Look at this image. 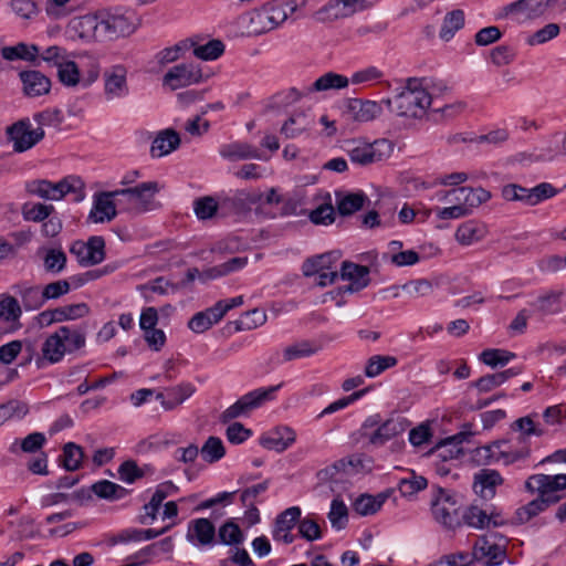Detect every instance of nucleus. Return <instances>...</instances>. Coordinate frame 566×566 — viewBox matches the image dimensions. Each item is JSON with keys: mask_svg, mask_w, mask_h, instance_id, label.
I'll return each mask as SVG.
<instances>
[{"mask_svg": "<svg viewBox=\"0 0 566 566\" xmlns=\"http://www.w3.org/2000/svg\"><path fill=\"white\" fill-rule=\"evenodd\" d=\"M434 83L427 78H409L405 88L396 97L397 114L403 117L421 118L431 104Z\"/></svg>", "mask_w": 566, "mask_h": 566, "instance_id": "nucleus-1", "label": "nucleus"}, {"mask_svg": "<svg viewBox=\"0 0 566 566\" xmlns=\"http://www.w3.org/2000/svg\"><path fill=\"white\" fill-rule=\"evenodd\" d=\"M84 345L85 334L83 331L70 326H61L44 339L41 346V356L36 364L40 367L44 363L56 364L63 359L66 353L77 350Z\"/></svg>", "mask_w": 566, "mask_h": 566, "instance_id": "nucleus-2", "label": "nucleus"}, {"mask_svg": "<svg viewBox=\"0 0 566 566\" xmlns=\"http://www.w3.org/2000/svg\"><path fill=\"white\" fill-rule=\"evenodd\" d=\"M163 186L158 181H146L133 187L116 189L117 205L122 211L132 214H144L161 207L156 199Z\"/></svg>", "mask_w": 566, "mask_h": 566, "instance_id": "nucleus-3", "label": "nucleus"}, {"mask_svg": "<svg viewBox=\"0 0 566 566\" xmlns=\"http://www.w3.org/2000/svg\"><path fill=\"white\" fill-rule=\"evenodd\" d=\"M25 190L32 196L52 201H59L69 193H73L76 201L85 198V185L74 175L66 176L57 182L46 179L31 180L25 184Z\"/></svg>", "mask_w": 566, "mask_h": 566, "instance_id": "nucleus-4", "label": "nucleus"}, {"mask_svg": "<svg viewBox=\"0 0 566 566\" xmlns=\"http://www.w3.org/2000/svg\"><path fill=\"white\" fill-rule=\"evenodd\" d=\"M282 386L283 384L260 387L247 392L222 412L221 421L227 423L238 418L248 417L253 410L274 400Z\"/></svg>", "mask_w": 566, "mask_h": 566, "instance_id": "nucleus-5", "label": "nucleus"}, {"mask_svg": "<svg viewBox=\"0 0 566 566\" xmlns=\"http://www.w3.org/2000/svg\"><path fill=\"white\" fill-rule=\"evenodd\" d=\"M345 150L352 164L368 166L388 159L394 151V145L387 139L373 143L355 139L347 142Z\"/></svg>", "mask_w": 566, "mask_h": 566, "instance_id": "nucleus-6", "label": "nucleus"}, {"mask_svg": "<svg viewBox=\"0 0 566 566\" xmlns=\"http://www.w3.org/2000/svg\"><path fill=\"white\" fill-rule=\"evenodd\" d=\"M460 502L455 494L439 488L432 499L431 512L433 518L448 530H455L462 523L459 514Z\"/></svg>", "mask_w": 566, "mask_h": 566, "instance_id": "nucleus-7", "label": "nucleus"}, {"mask_svg": "<svg viewBox=\"0 0 566 566\" xmlns=\"http://www.w3.org/2000/svg\"><path fill=\"white\" fill-rule=\"evenodd\" d=\"M437 199L450 206L476 209L491 199V192L482 187H457L450 190H442L437 193Z\"/></svg>", "mask_w": 566, "mask_h": 566, "instance_id": "nucleus-8", "label": "nucleus"}, {"mask_svg": "<svg viewBox=\"0 0 566 566\" xmlns=\"http://www.w3.org/2000/svg\"><path fill=\"white\" fill-rule=\"evenodd\" d=\"M202 72L195 63H179L167 70L161 83L170 91L188 87L202 81Z\"/></svg>", "mask_w": 566, "mask_h": 566, "instance_id": "nucleus-9", "label": "nucleus"}, {"mask_svg": "<svg viewBox=\"0 0 566 566\" xmlns=\"http://www.w3.org/2000/svg\"><path fill=\"white\" fill-rule=\"evenodd\" d=\"M102 13H88L73 18L67 31L84 43L103 41Z\"/></svg>", "mask_w": 566, "mask_h": 566, "instance_id": "nucleus-10", "label": "nucleus"}, {"mask_svg": "<svg viewBox=\"0 0 566 566\" xmlns=\"http://www.w3.org/2000/svg\"><path fill=\"white\" fill-rule=\"evenodd\" d=\"M525 488L532 493L537 492L539 496L553 504L560 499L556 493L566 489V474H534L527 479Z\"/></svg>", "mask_w": 566, "mask_h": 566, "instance_id": "nucleus-11", "label": "nucleus"}, {"mask_svg": "<svg viewBox=\"0 0 566 566\" xmlns=\"http://www.w3.org/2000/svg\"><path fill=\"white\" fill-rule=\"evenodd\" d=\"M295 0H273L268 7L258 13L255 19L262 25L260 32L273 30L281 25L296 11Z\"/></svg>", "mask_w": 566, "mask_h": 566, "instance_id": "nucleus-12", "label": "nucleus"}, {"mask_svg": "<svg viewBox=\"0 0 566 566\" xmlns=\"http://www.w3.org/2000/svg\"><path fill=\"white\" fill-rule=\"evenodd\" d=\"M127 74L128 71L123 64H116L105 70L103 93L106 101L123 99L128 96Z\"/></svg>", "mask_w": 566, "mask_h": 566, "instance_id": "nucleus-13", "label": "nucleus"}, {"mask_svg": "<svg viewBox=\"0 0 566 566\" xmlns=\"http://www.w3.org/2000/svg\"><path fill=\"white\" fill-rule=\"evenodd\" d=\"M70 252L83 266L99 264L105 259V241L102 237H91L86 242L75 241Z\"/></svg>", "mask_w": 566, "mask_h": 566, "instance_id": "nucleus-14", "label": "nucleus"}, {"mask_svg": "<svg viewBox=\"0 0 566 566\" xmlns=\"http://www.w3.org/2000/svg\"><path fill=\"white\" fill-rule=\"evenodd\" d=\"M556 0H518L506 8V13L516 23H526L544 15Z\"/></svg>", "mask_w": 566, "mask_h": 566, "instance_id": "nucleus-15", "label": "nucleus"}, {"mask_svg": "<svg viewBox=\"0 0 566 566\" xmlns=\"http://www.w3.org/2000/svg\"><path fill=\"white\" fill-rule=\"evenodd\" d=\"M371 469L370 460L360 455H352L340 459L334 464L321 471L322 479L342 481L344 476H350L367 472Z\"/></svg>", "mask_w": 566, "mask_h": 566, "instance_id": "nucleus-16", "label": "nucleus"}, {"mask_svg": "<svg viewBox=\"0 0 566 566\" xmlns=\"http://www.w3.org/2000/svg\"><path fill=\"white\" fill-rule=\"evenodd\" d=\"M388 106L391 104L390 99H385ZM344 114L356 123H368L378 118L382 114L381 102L349 98L344 106Z\"/></svg>", "mask_w": 566, "mask_h": 566, "instance_id": "nucleus-17", "label": "nucleus"}, {"mask_svg": "<svg viewBox=\"0 0 566 566\" xmlns=\"http://www.w3.org/2000/svg\"><path fill=\"white\" fill-rule=\"evenodd\" d=\"M117 199L118 195L115 193V190L95 193L87 221L97 224L114 220L117 216Z\"/></svg>", "mask_w": 566, "mask_h": 566, "instance_id": "nucleus-18", "label": "nucleus"}, {"mask_svg": "<svg viewBox=\"0 0 566 566\" xmlns=\"http://www.w3.org/2000/svg\"><path fill=\"white\" fill-rule=\"evenodd\" d=\"M43 135V129L33 128L29 120H20L8 128L9 139L13 143L14 150L19 153L32 148Z\"/></svg>", "mask_w": 566, "mask_h": 566, "instance_id": "nucleus-19", "label": "nucleus"}, {"mask_svg": "<svg viewBox=\"0 0 566 566\" xmlns=\"http://www.w3.org/2000/svg\"><path fill=\"white\" fill-rule=\"evenodd\" d=\"M472 438V432L468 430L461 431L438 441L433 452L442 461L459 459L465 453V447L471 444Z\"/></svg>", "mask_w": 566, "mask_h": 566, "instance_id": "nucleus-20", "label": "nucleus"}, {"mask_svg": "<svg viewBox=\"0 0 566 566\" xmlns=\"http://www.w3.org/2000/svg\"><path fill=\"white\" fill-rule=\"evenodd\" d=\"M103 41L128 36L137 30L136 19L125 14L102 13Z\"/></svg>", "mask_w": 566, "mask_h": 566, "instance_id": "nucleus-21", "label": "nucleus"}, {"mask_svg": "<svg viewBox=\"0 0 566 566\" xmlns=\"http://www.w3.org/2000/svg\"><path fill=\"white\" fill-rule=\"evenodd\" d=\"M369 269L365 265L345 261L340 269V279L347 281L348 284L340 287L344 293H355L365 289L369 282Z\"/></svg>", "mask_w": 566, "mask_h": 566, "instance_id": "nucleus-22", "label": "nucleus"}, {"mask_svg": "<svg viewBox=\"0 0 566 566\" xmlns=\"http://www.w3.org/2000/svg\"><path fill=\"white\" fill-rule=\"evenodd\" d=\"M489 227L478 219L461 222L454 232V239L461 247H471L482 242L489 235Z\"/></svg>", "mask_w": 566, "mask_h": 566, "instance_id": "nucleus-23", "label": "nucleus"}, {"mask_svg": "<svg viewBox=\"0 0 566 566\" xmlns=\"http://www.w3.org/2000/svg\"><path fill=\"white\" fill-rule=\"evenodd\" d=\"M301 516V509L298 506H291L283 511L275 520L272 531L274 541L291 544L294 541L292 530Z\"/></svg>", "mask_w": 566, "mask_h": 566, "instance_id": "nucleus-24", "label": "nucleus"}, {"mask_svg": "<svg viewBox=\"0 0 566 566\" xmlns=\"http://www.w3.org/2000/svg\"><path fill=\"white\" fill-rule=\"evenodd\" d=\"M472 556L484 566H493L501 563L504 552L492 537L483 536L475 542Z\"/></svg>", "mask_w": 566, "mask_h": 566, "instance_id": "nucleus-25", "label": "nucleus"}, {"mask_svg": "<svg viewBox=\"0 0 566 566\" xmlns=\"http://www.w3.org/2000/svg\"><path fill=\"white\" fill-rule=\"evenodd\" d=\"M379 0H329L326 12L334 19L352 17L371 8Z\"/></svg>", "mask_w": 566, "mask_h": 566, "instance_id": "nucleus-26", "label": "nucleus"}, {"mask_svg": "<svg viewBox=\"0 0 566 566\" xmlns=\"http://www.w3.org/2000/svg\"><path fill=\"white\" fill-rule=\"evenodd\" d=\"M504 482L501 474L495 470L483 469L474 475V492L484 500H492L496 494V488Z\"/></svg>", "mask_w": 566, "mask_h": 566, "instance_id": "nucleus-27", "label": "nucleus"}, {"mask_svg": "<svg viewBox=\"0 0 566 566\" xmlns=\"http://www.w3.org/2000/svg\"><path fill=\"white\" fill-rule=\"evenodd\" d=\"M19 76L23 93L29 97L45 95L51 90V80L40 71H22Z\"/></svg>", "mask_w": 566, "mask_h": 566, "instance_id": "nucleus-28", "label": "nucleus"}, {"mask_svg": "<svg viewBox=\"0 0 566 566\" xmlns=\"http://www.w3.org/2000/svg\"><path fill=\"white\" fill-rule=\"evenodd\" d=\"M196 391V387L191 382H181L177 386L166 388L156 394V399L167 409H174L190 398Z\"/></svg>", "mask_w": 566, "mask_h": 566, "instance_id": "nucleus-29", "label": "nucleus"}, {"mask_svg": "<svg viewBox=\"0 0 566 566\" xmlns=\"http://www.w3.org/2000/svg\"><path fill=\"white\" fill-rule=\"evenodd\" d=\"M295 438L291 427H273L261 437L260 442L264 448L280 452L290 447Z\"/></svg>", "mask_w": 566, "mask_h": 566, "instance_id": "nucleus-30", "label": "nucleus"}, {"mask_svg": "<svg viewBox=\"0 0 566 566\" xmlns=\"http://www.w3.org/2000/svg\"><path fill=\"white\" fill-rule=\"evenodd\" d=\"M13 291L21 301L22 311H36L45 304L40 285L21 283L14 285Z\"/></svg>", "mask_w": 566, "mask_h": 566, "instance_id": "nucleus-31", "label": "nucleus"}, {"mask_svg": "<svg viewBox=\"0 0 566 566\" xmlns=\"http://www.w3.org/2000/svg\"><path fill=\"white\" fill-rule=\"evenodd\" d=\"M219 155L230 161L262 159L256 147L244 142H232L219 147Z\"/></svg>", "mask_w": 566, "mask_h": 566, "instance_id": "nucleus-32", "label": "nucleus"}, {"mask_svg": "<svg viewBox=\"0 0 566 566\" xmlns=\"http://www.w3.org/2000/svg\"><path fill=\"white\" fill-rule=\"evenodd\" d=\"M504 447H506L505 442L497 441L479 448L476 452L479 458L488 464L503 463L507 465L516 461L518 455L507 452Z\"/></svg>", "mask_w": 566, "mask_h": 566, "instance_id": "nucleus-33", "label": "nucleus"}, {"mask_svg": "<svg viewBox=\"0 0 566 566\" xmlns=\"http://www.w3.org/2000/svg\"><path fill=\"white\" fill-rule=\"evenodd\" d=\"M22 306L19 300L8 293L0 294V321L14 328L20 327Z\"/></svg>", "mask_w": 566, "mask_h": 566, "instance_id": "nucleus-34", "label": "nucleus"}, {"mask_svg": "<svg viewBox=\"0 0 566 566\" xmlns=\"http://www.w3.org/2000/svg\"><path fill=\"white\" fill-rule=\"evenodd\" d=\"M223 318L221 311L214 304L213 306L196 313L188 322V327L197 334L205 333Z\"/></svg>", "mask_w": 566, "mask_h": 566, "instance_id": "nucleus-35", "label": "nucleus"}, {"mask_svg": "<svg viewBox=\"0 0 566 566\" xmlns=\"http://www.w3.org/2000/svg\"><path fill=\"white\" fill-rule=\"evenodd\" d=\"M22 349L20 340H12L0 347V386L8 382L17 374L15 370L7 368L4 365L11 364Z\"/></svg>", "mask_w": 566, "mask_h": 566, "instance_id": "nucleus-36", "label": "nucleus"}, {"mask_svg": "<svg viewBox=\"0 0 566 566\" xmlns=\"http://www.w3.org/2000/svg\"><path fill=\"white\" fill-rule=\"evenodd\" d=\"M180 145V137L174 129H164L154 139L150 153L154 157H164L176 150Z\"/></svg>", "mask_w": 566, "mask_h": 566, "instance_id": "nucleus-37", "label": "nucleus"}, {"mask_svg": "<svg viewBox=\"0 0 566 566\" xmlns=\"http://www.w3.org/2000/svg\"><path fill=\"white\" fill-rule=\"evenodd\" d=\"M40 48L35 44L20 42L12 46H4L1 56L7 61L23 60L39 64Z\"/></svg>", "mask_w": 566, "mask_h": 566, "instance_id": "nucleus-38", "label": "nucleus"}, {"mask_svg": "<svg viewBox=\"0 0 566 566\" xmlns=\"http://www.w3.org/2000/svg\"><path fill=\"white\" fill-rule=\"evenodd\" d=\"M348 85L349 78L347 76L335 72H327L307 87V93L338 91L347 88Z\"/></svg>", "mask_w": 566, "mask_h": 566, "instance_id": "nucleus-39", "label": "nucleus"}, {"mask_svg": "<svg viewBox=\"0 0 566 566\" xmlns=\"http://www.w3.org/2000/svg\"><path fill=\"white\" fill-rule=\"evenodd\" d=\"M522 370V367H512L500 373L485 375L474 382V387L479 392H489L505 384L510 378L520 375Z\"/></svg>", "mask_w": 566, "mask_h": 566, "instance_id": "nucleus-40", "label": "nucleus"}, {"mask_svg": "<svg viewBox=\"0 0 566 566\" xmlns=\"http://www.w3.org/2000/svg\"><path fill=\"white\" fill-rule=\"evenodd\" d=\"M187 537L199 545H209L214 538V526L208 518H198L189 526Z\"/></svg>", "mask_w": 566, "mask_h": 566, "instance_id": "nucleus-41", "label": "nucleus"}, {"mask_svg": "<svg viewBox=\"0 0 566 566\" xmlns=\"http://www.w3.org/2000/svg\"><path fill=\"white\" fill-rule=\"evenodd\" d=\"M75 57L84 59L80 70L83 77V87H88L95 83L101 75V61L95 54L88 51L76 53Z\"/></svg>", "mask_w": 566, "mask_h": 566, "instance_id": "nucleus-42", "label": "nucleus"}, {"mask_svg": "<svg viewBox=\"0 0 566 566\" xmlns=\"http://www.w3.org/2000/svg\"><path fill=\"white\" fill-rule=\"evenodd\" d=\"M174 551V541L171 537H166L159 542L150 544L143 549H140L136 554V558L138 562L134 563L132 566H142L147 564L153 557L159 555L171 554Z\"/></svg>", "mask_w": 566, "mask_h": 566, "instance_id": "nucleus-43", "label": "nucleus"}, {"mask_svg": "<svg viewBox=\"0 0 566 566\" xmlns=\"http://www.w3.org/2000/svg\"><path fill=\"white\" fill-rule=\"evenodd\" d=\"M387 497L385 493L377 495L361 494L354 501L353 510L361 516L373 515L380 510Z\"/></svg>", "mask_w": 566, "mask_h": 566, "instance_id": "nucleus-44", "label": "nucleus"}, {"mask_svg": "<svg viewBox=\"0 0 566 566\" xmlns=\"http://www.w3.org/2000/svg\"><path fill=\"white\" fill-rule=\"evenodd\" d=\"M75 57H69L56 71L59 81L66 87H83V77L80 66L74 61Z\"/></svg>", "mask_w": 566, "mask_h": 566, "instance_id": "nucleus-45", "label": "nucleus"}, {"mask_svg": "<svg viewBox=\"0 0 566 566\" xmlns=\"http://www.w3.org/2000/svg\"><path fill=\"white\" fill-rule=\"evenodd\" d=\"M428 486V480L416 474L413 471L408 472L407 476L398 482V490L401 496L406 499H413L420 491Z\"/></svg>", "mask_w": 566, "mask_h": 566, "instance_id": "nucleus-46", "label": "nucleus"}, {"mask_svg": "<svg viewBox=\"0 0 566 566\" xmlns=\"http://www.w3.org/2000/svg\"><path fill=\"white\" fill-rule=\"evenodd\" d=\"M462 520L468 526L474 528H485L491 524L496 525L492 514H489L485 510L474 504L465 509L462 514Z\"/></svg>", "mask_w": 566, "mask_h": 566, "instance_id": "nucleus-47", "label": "nucleus"}, {"mask_svg": "<svg viewBox=\"0 0 566 566\" xmlns=\"http://www.w3.org/2000/svg\"><path fill=\"white\" fill-rule=\"evenodd\" d=\"M384 76L385 74L379 67L375 65H367L353 72L352 76L349 77V84L364 87L371 86L374 84L380 83Z\"/></svg>", "mask_w": 566, "mask_h": 566, "instance_id": "nucleus-48", "label": "nucleus"}, {"mask_svg": "<svg viewBox=\"0 0 566 566\" xmlns=\"http://www.w3.org/2000/svg\"><path fill=\"white\" fill-rule=\"evenodd\" d=\"M562 291H548L533 303V306L543 315H552L560 312Z\"/></svg>", "mask_w": 566, "mask_h": 566, "instance_id": "nucleus-49", "label": "nucleus"}, {"mask_svg": "<svg viewBox=\"0 0 566 566\" xmlns=\"http://www.w3.org/2000/svg\"><path fill=\"white\" fill-rule=\"evenodd\" d=\"M464 25V12L462 10H453L448 12L443 19V23L440 29V38L443 41H450L454 33L462 29Z\"/></svg>", "mask_w": 566, "mask_h": 566, "instance_id": "nucleus-50", "label": "nucleus"}, {"mask_svg": "<svg viewBox=\"0 0 566 566\" xmlns=\"http://www.w3.org/2000/svg\"><path fill=\"white\" fill-rule=\"evenodd\" d=\"M311 126V120L307 118L306 114L297 113L292 115L282 126V134H284L287 138H296L304 132H306Z\"/></svg>", "mask_w": 566, "mask_h": 566, "instance_id": "nucleus-51", "label": "nucleus"}, {"mask_svg": "<svg viewBox=\"0 0 566 566\" xmlns=\"http://www.w3.org/2000/svg\"><path fill=\"white\" fill-rule=\"evenodd\" d=\"M75 55L76 52H69L62 46L51 45L40 52L39 60L57 70L69 57H75Z\"/></svg>", "mask_w": 566, "mask_h": 566, "instance_id": "nucleus-52", "label": "nucleus"}, {"mask_svg": "<svg viewBox=\"0 0 566 566\" xmlns=\"http://www.w3.org/2000/svg\"><path fill=\"white\" fill-rule=\"evenodd\" d=\"M28 413V407L20 401H9L0 405V424L4 422H20Z\"/></svg>", "mask_w": 566, "mask_h": 566, "instance_id": "nucleus-53", "label": "nucleus"}, {"mask_svg": "<svg viewBox=\"0 0 566 566\" xmlns=\"http://www.w3.org/2000/svg\"><path fill=\"white\" fill-rule=\"evenodd\" d=\"M45 440L46 439L43 433L32 432L22 440H14L9 450L11 453H17L18 450L27 453H34L43 447Z\"/></svg>", "mask_w": 566, "mask_h": 566, "instance_id": "nucleus-54", "label": "nucleus"}, {"mask_svg": "<svg viewBox=\"0 0 566 566\" xmlns=\"http://www.w3.org/2000/svg\"><path fill=\"white\" fill-rule=\"evenodd\" d=\"M55 208L52 205H44L41 202L24 203L22 207V216L24 220L32 222H43L53 214Z\"/></svg>", "mask_w": 566, "mask_h": 566, "instance_id": "nucleus-55", "label": "nucleus"}, {"mask_svg": "<svg viewBox=\"0 0 566 566\" xmlns=\"http://www.w3.org/2000/svg\"><path fill=\"white\" fill-rule=\"evenodd\" d=\"M513 358H515V354L497 348L485 349L479 356V359L491 368L503 367Z\"/></svg>", "mask_w": 566, "mask_h": 566, "instance_id": "nucleus-56", "label": "nucleus"}, {"mask_svg": "<svg viewBox=\"0 0 566 566\" xmlns=\"http://www.w3.org/2000/svg\"><path fill=\"white\" fill-rule=\"evenodd\" d=\"M560 33V27L557 23H547L543 28L531 33L526 38V43L531 46L545 44L553 39L557 38Z\"/></svg>", "mask_w": 566, "mask_h": 566, "instance_id": "nucleus-57", "label": "nucleus"}, {"mask_svg": "<svg viewBox=\"0 0 566 566\" xmlns=\"http://www.w3.org/2000/svg\"><path fill=\"white\" fill-rule=\"evenodd\" d=\"M317 350L318 347L315 344L307 340H302L285 347L283 350V358L284 361H291L294 359L310 357L316 354Z\"/></svg>", "mask_w": 566, "mask_h": 566, "instance_id": "nucleus-58", "label": "nucleus"}, {"mask_svg": "<svg viewBox=\"0 0 566 566\" xmlns=\"http://www.w3.org/2000/svg\"><path fill=\"white\" fill-rule=\"evenodd\" d=\"M366 197L363 193L337 196L336 206L342 216L352 214L363 208Z\"/></svg>", "mask_w": 566, "mask_h": 566, "instance_id": "nucleus-59", "label": "nucleus"}, {"mask_svg": "<svg viewBox=\"0 0 566 566\" xmlns=\"http://www.w3.org/2000/svg\"><path fill=\"white\" fill-rule=\"evenodd\" d=\"M559 190L549 182H541L532 188H528V206L534 207L541 202L554 198Z\"/></svg>", "mask_w": 566, "mask_h": 566, "instance_id": "nucleus-60", "label": "nucleus"}, {"mask_svg": "<svg viewBox=\"0 0 566 566\" xmlns=\"http://www.w3.org/2000/svg\"><path fill=\"white\" fill-rule=\"evenodd\" d=\"M92 491L95 495L106 500H117L125 495L126 490L108 480H102L92 485Z\"/></svg>", "mask_w": 566, "mask_h": 566, "instance_id": "nucleus-61", "label": "nucleus"}, {"mask_svg": "<svg viewBox=\"0 0 566 566\" xmlns=\"http://www.w3.org/2000/svg\"><path fill=\"white\" fill-rule=\"evenodd\" d=\"M396 365L397 358L394 356L375 355L369 358L365 368V374L367 377L374 378Z\"/></svg>", "mask_w": 566, "mask_h": 566, "instance_id": "nucleus-62", "label": "nucleus"}, {"mask_svg": "<svg viewBox=\"0 0 566 566\" xmlns=\"http://www.w3.org/2000/svg\"><path fill=\"white\" fill-rule=\"evenodd\" d=\"M549 505V502H547L542 496H538L526 505L520 507L516 511V518L521 523H527L531 518L545 511Z\"/></svg>", "mask_w": 566, "mask_h": 566, "instance_id": "nucleus-63", "label": "nucleus"}, {"mask_svg": "<svg viewBox=\"0 0 566 566\" xmlns=\"http://www.w3.org/2000/svg\"><path fill=\"white\" fill-rule=\"evenodd\" d=\"M224 453V446L217 437H210L200 449L202 459L209 463L219 461Z\"/></svg>", "mask_w": 566, "mask_h": 566, "instance_id": "nucleus-64", "label": "nucleus"}]
</instances>
